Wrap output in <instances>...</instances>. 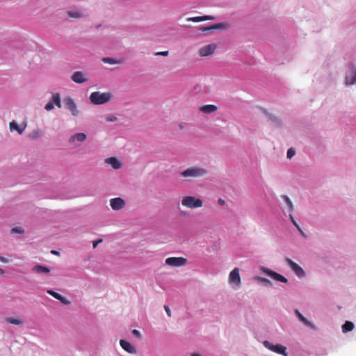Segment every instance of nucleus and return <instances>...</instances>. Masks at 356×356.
<instances>
[{
    "label": "nucleus",
    "instance_id": "36",
    "mask_svg": "<svg viewBox=\"0 0 356 356\" xmlns=\"http://www.w3.org/2000/svg\"><path fill=\"white\" fill-rule=\"evenodd\" d=\"M168 54H169V51H158V52L155 53L156 56H168Z\"/></svg>",
    "mask_w": 356,
    "mask_h": 356
},
{
    "label": "nucleus",
    "instance_id": "31",
    "mask_svg": "<svg viewBox=\"0 0 356 356\" xmlns=\"http://www.w3.org/2000/svg\"><path fill=\"white\" fill-rule=\"evenodd\" d=\"M256 279L261 283L264 284V285L266 286H270L271 285V282L270 280H268V279L266 278H264V277H256Z\"/></svg>",
    "mask_w": 356,
    "mask_h": 356
},
{
    "label": "nucleus",
    "instance_id": "40",
    "mask_svg": "<svg viewBox=\"0 0 356 356\" xmlns=\"http://www.w3.org/2000/svg\"><path fill=\"white\" fill-rule=\"evenodd\" d=\"M102 241V240H101V239H100V240H98V241H94V242H93V248H95L97 246V245H98L99 243H101Z\"/></svg>",
    "mask_w": 356,
    "mask_h": 356
},
{
    "label": "nucleus",
    "instance_id": "17",
    "mask_svg": "<svg viewBox=\"0 0 356 356\" xmlns=\"http://www.w3.org/2000/svg\"><path fill=\"white\" fill-rule=\"evenodd\" d=\"M218 107L213 104L202 106L200 108V111L204 113H212L217 111Z\"/></svg>",
    "mask_w": 356,
    "mask_h": 356
},
{
    "label": "nucleus",
    "instance_id": "25",
    "mask_svg": "<svg viewBox=\"0 0 356 356\" xmlns=\"http://www.w3.org/2000/svg\"><path fill=\"white\" fill-rule=\"evenodd\" d=\"M5 321L8 323L18 325H22L23 323V321L21 319L14 318H6L5 319Z\"/></svg>",
    "mask_w": 356,
    "mask_h": 356
},
{
    "label": "nucleus",
    "instance_id": "49",
    "mask_svg": "<svg viewBox=\"0 0 356 356\" xmlns=\"http://www.w3.org/2000/svg\"><path fill=\"white\" fill-rule=\"evenodd\" d=\"M116 120H117V118H116L115 117H113V116L112 121H113V122H114V121H115Z\"/></svg>",
    "mask_w": 356,
    "mask_h": 356
},
{
    "label": "nucleus",
    "instance_id": "5",
    "mask_svg": "<svg viewBox=\"0 0 356 356\" xmlns=\"http://www.w3.org/2000/svg\"><path fill=\"white\" fill-rule=\"evenodd\" d=\"M165 263L170 266L179 267L184 266L187 263V259L184 257H168Z\"/></svg>",
    "mask_w": 356,
    "mask_h": 356
},
{
    "label": "nucleus",
    "instance_id": "35",
    "mask_svg": "<svg viewBox=\"0 0 356 356\" xmlns=\"http://www.w3.org/2000/svg\"><path fill=\"white\" fill-rule=\"evenodd\" d=\"M131 333H132L134 336H136L138 339H140V338H141V337H142V336H141L140 332L138 330H136V329L133 330L131 331Z\"/></svg>",
    "mask_w": 356,
    "mask_h": 356
},
{
    "label": "nucleus",
    "instance_id": "15",
    "mask_svg": "<svg viewBox=\"0 0 356 356\" xmlns=\"http://www.w3.org/2000/svg\"><path fill=\"white\" fill-rule=\"evenodd\" d=\"M350 73L351 74L346 78L347 85H352L356 82V67L352 66L350 67Z\"/></svg>",
    "mask_w": 356,
    "mask_h": 356
},
{
    "label": "nucleus",
    "instance_id": "8",
    "mask_svg": "<svg viewBox=\"0 0 356 356\" xmlns=\"http://www.w3.org/2000/svg\"><path fill=\"white\" fill-rule=\"evenodd\" d=\"M262 271L267 275L270 276L274 280H276V281H278L280 282H284V283H286L288 281L286 277H284L283 275H282L273 270H271L270 269L264 268L262 269Z\"/></svg>",
    "mask_w": 356,
    "mask_h": 356
},
{
    "label": "nucleus",
    "instance_id": "42",
    "mask_svg": "<svg viewBox=\"0 0 356 356\" xmlns=\"http://www.w3.org/2000/svg\"><path fill=\"white\" fill-rule=\"evenodd\" d=\"M218 204L222 206L225 205V200H223L222 199H220V198L218 200Z\"/></svg>",
    "mask_w": 356,
    "mask_h": 356
},
{
    "label": "nucleus",
    "instance_id": "16",
    "mask_svg": "<svg viewBox=\"0 0 356 356\" xmlns=\"http://www.w3.org/2000/svg\"><path fill=\"white\" fill-rule=\"evenodd\" d=\"M215 19V17L211 15H204L200 17H193L188 18V21L193 22H200L207 20H213Z\"/></svg>",
    "mask_w": 356,
    "mask_h": 356
},
{
    "label": "nucleus",
    "instance_id": "21",
    "mask_svg": "<svg viewBox=\"0 0 356 356\" xmlns=\"http://www.w3.org/2000/svg\"><path fill=\"white\" fill-rule=\"evenodd\" d=\"M224 26H225V25L223 24L218 23V24H213V25L210 26H202L200 29L202 31L205 32V31H208L222 29V28H224Z\"/></svg>",
    "mask_w": 356,
    "mask_h": 356
},
{
    "label": "nucleus",
    "instance_id": "47",
    "mask_svg": "<svg viewBox=\"0 0 356 356\" xmlns=\"http://www.w3.org/2000/svg\"><path fill=\"white\" fill-rule=\"evenodd\" d=\"M112 62H113V65L119 63V62L116 61L115 60H114L113 58L112 60Z\"/></svg>",
    "mask_w": 356,
    "mask_h": 356
},
{
    "label": "nucleus",
    "instance_id": "9",
    "mask_svg": "<svg viewBox=\"0 0 356 356\" xmlns=\"http://www.w3.org/2000/svg\"><path fill=\"white\" fill-rule=\"evenodd\" d=\"M229 281L231 284H234L238 286L241 285V281L239 275V269L238 268H235L230 272L229 276Z\"/></svg>",
    "mask_w": 356,
    "mask_h": 356
},
{
    "label": "nucleus",
    "instance_id": "10",
    "mask_svg": "<svg viewBox=\"0 0 356 356\" xmlns=\"http://www.w3.org/2000/svg\"><path fill=\"white\" fill-rule=\"evenodd\" d=\"M71 79L74 82H75L76 83H79V84L83 83L88 80V78L87 77L86 74H85L81 71L75 72L72 74Z\"/></svg>",
    "mask_w": 356,
    "mask_h": 356
},
{
    "label": "nucleus",
    "instance_id": "22",
    "mask_svg": "<svg viewBox=\"0 0 356 356\" xmlns=\"http://www.w3.org/2000/svg\"><path fill=\"white\" fill-rule=\"evenodd\" d=\"M50 102H53V104L57 106L58 108H61V99L59 93L53 95L52 99Z\"/></svg>",
    "mask_w": 356,
    "mask_h": 356
},
{
    "label": "nucleus",
    "instance_id": "30",
    "mask_svg": "<svg viewBox=\"0 0 356 356\" xmlns=\"http://www.w3.org/2000/svg\"><path fill=\"white\" fill-rule=\"evenodd\" d=\"M289 218H290V220L291 221V222L294 225V226L298 229V231L303 235L305 236L303 232L302 231L300 227L298 225V224L297 223V222L295 220L293 215L291 213L289 215Z\"/></svg>",
    "mask_w": 356,
    "mask_h": 356
},
{
    "label": "nucleus",
    "instance_id": "23",
    "mask_svg": "<svg viewBox=\"0 0 356 356\" xmlns=\"http://www.w3.org/2000/svg\"><path fill=\"white\" fill-rule=\"evenodd\" d=\"M353 328L354 324L350 321H346V323L342 325V331L344 333L353 330Z\"/></svg>",
    "mask_w": 356,
    "mask_h": 356
},
{
    "label": "nucleus",
    "instance_id": "20",
    "mask_svg": "<svg viewBox=\"0 0 356 356\" xmlns=\"http://www.w3.org/2000/svg\"><path fill=\"white\" fill-rule=\"evenodd\" d=\"M86 135L83 133H77L71 136L70 141L74 142L75 140L83 142L86 140Z\"/></svg>",
    "mask_w": 356,
    "mask_h": 356
},
{
    "label": "nucleus",
    "instance_id": "48",
    "mask_svg": "<svg viewBox=\"0 0 356 356\" xmlns=\"http://www.w3.org/2000/svg\"><path fill=\"white\" fill-rule=\"evenodd\" d=\"M179 128L180 129H184V125L183 124H179Z\"/></svg>",
    "mask_w": 356,
    "mask_h": 356
},
{
    "label": "nucleus",
    "instance_id": "43",
    "mask_svg": "<svg viewBox=\"0 0 356 356\" xmlns=\"http://www.w3.org/2000/svg\"><path fill=\"white\" fill-rule=\"evenodd\" d=\"M106 120L107 122H111V115H107Z\"/></svg>",
    "mask_w": 356,
    "mask_h": 356
},
{
    "label": "nucleus",
    "instance_id": "2",
    "mask_svg": "<svg viewBox=\"0 0 356 356\" xmlns=\"http://www.w3.org/2000/svg\"><path fill=\"white\" fill-rule=\"evenodd\" d=\"M90 101L95 105L104 104L111 99V93H101L99 92H93L89 97Z\"/></svg>",
    "mask_w": 356,
    "mask_h": 356
},
{
    "label": "nucleus",
    "instance_id": "38",
    "mask_svg": "<svg viewBox=\"0 0 356 356\" xmlns=\"http://www.w3.org/2000/svg\"><path fill=\"white\" fill-rule=\"evenodd\" d=\"M164 309H165L168 316H171V311H170V307L168 305H165Z\"/></svg>",
    "mask_w": 356,
    "mask_h": 356
},
{
    "label": "nucleus",
    "instance_id": "34",
    "mask_svg": "<svg viewBox=\"0 0 356 356\" xmlns=\"http://www.w3.org/2000/svg\"><path fill=\"white\" fill-rule=\"evenodd\" d=\"M54 105L53 104V102H49L44 106V108L47 111H51L52 109H54Z\"/></svg>",
    "mask_w": 356,
    "mask_h": 356
},
{
    "label": "nucleus",
    "instance_id": "39",
    "mask_svg": "<svg viewBox=\"0 0 356 356\" xmlns=\"http://www.w3.org/2000/svg\"><path fill=\"white\" fill-rule=\"evenodd\" d=\"M0 261L3 263H8V260L2 256H0Z\"/></svg>",
    "mask_w": 356,
    "mask_h": 356
},
{
    "label": "nucleus",
    "instance_id": "27",
    "mask_svg": "<svg viewBox=\"0 0 356 356\" xmlns=\"http://www.w3.org/2000/svg\"><path fill=\"white\" fill-rule=\"evenodd\" d=\"M40 136H41V131L39 129H35V130L32 131L29 134V137L31 139H34V140L38 139Z\"/></svg>",
    "mask_w": 356,
    "mask_h": 356
},
{
    "label": "nucleus",
    "instance_id": "13",
    "mask_svg": "<svg viewBox=\"0 0 356 356\" xmlns=\"http://www.w3.org/2000/svg\"><path fill=\"white\" fill-rule=\"evenodd\" d=\"M47 293L52 296L54 298L60 300L64 305H69L70 302L58 293L50 289L47 291Z\"/></svg>",
    "mask_w": 356,
    "mask_h": 356
},
{
    "label": "nucleus",
    "instance_id": "28",
    "mask_svg": "<svg viewBox=\"0 0 356 356\" xmlns=\"http://www.w3.org/2000/svg\"><path fill=\"white\" fill-rule=\"evenodd\" d=\"M122 166V163L116 158L113 156V169L118 170Z\"/></svg>",
    "mask_w": 356,
    "mask_h": 356
},
{
    "label": "nucleus",
    "instance_id": "11",
    "mask_svg": "<svg viewBox=\"0 0 356 356\" xmlns=\"http://www.w3.org/2000/svg\"><path fill=\"white\" fill-rule=\"evenodd\" d=\"M64 102L67 108L71 111L73 115L76 116L79 114V111L77 109L76 105L71 97L65 98L64 99Z\"/></svg>",
    "mask_w": 356,
    "mask_h": 356
},
{
    "label": "nucleus",
    "instance_id": "12",
    "mask_svg": "<svg viewBox=\"0 0 356 356\" xmlns=\"http://www.w3.org/2000/svg\"><path fill=\"white\" fill-rule=\"evenodd\" d=\"M120 344L123 350H124L126 352L133 355H136L137 353L136 348L129 341L121 339L120 341Z\"/></svg>",
    "mask_w": 356,
    "mask_h": 356
},
{
    "label": "nucleus",
    "instance_id": "24",
    "mask_svg": "<svg viewBox=\"0 0 356 356\" xmlns=\"http://www.w3.org/2000/svg\"><path fill=\"white\" fill-rule=\"evenodd\" d=\"M10 129L11 131L15 130L17 131L19 134H22L24 131V129L21 128L18 124L15 122H11L10 123Z\"/></svg>",
    "mask_w": 356,
    "mask_h": 356
},
{
    "label": "nucleus",
    "instance_id": "26",
    "mask_svg": "<svg viewBox=\"0 0 356 356\" xmlns=\"http://www.w3.org/2000/svg\"><path fill=\"white\" fill-rule=\"evenodd\" d=\"M67 15L70 17H72V18H80L83 16L81 12L77 11V10L69 11L67 13Z\"/></svg>",
    "mask_w": 356,
    "mask_h": 356
},
{
    "label": "nucleus",
    "instance_id": "44",
    "mask_svg": "<svg viewBox=\"0 0 356 356\" xmlns=\"http://www.w3.org/2000/svg\"><path fill=\"white\" fill-rule=\"evenodd\" d=\"M51 253L54 254H59V252L58 251H56V250H52Z\"/></svg>",
    "mask_w": 356,
    "mask_h": 356
},
{
    "label": "nucleus",
    "instance_id": "3",
    "mask_svg": "<svg viewBox=\"0 0 356 356\" xmlns=\"http://www.w3.org/2000/svg\"><path fill=\"white\" fill-rule=\"evenodd\" d=\"M181 204L186 208L193 209L202 207L203 202L194 196H184L181 200Z\"/></svg>",
    "mask_w": 356,
    "mask_h": 356
},
{
    "label": "nucleus",
    "instance_id": "1",
    "mask_svg": "<svg viewBox=\"0 0 356 356\" xmlns=\"http://www.w3.org/2000/svg\"><path fill=\"white\" fill-rule=\"evenodd\" d=\"M208 173L207 170L200 166H194L187 168L180 173V176L184 178H198L205 176Z\"/></svg>",
    "mask_w": 356,
    "mask_h": 356
},
{
    "label": "nucleus",
    "instance_id": "32",
    "mask_svg": "<svg viewBox=\"0 0 356 356\" xmlns=\"http://www.w3.org/2000/svg\"><path fill=\"white\" fill-rule=\"evenodd\" d=\"M10 232L12 234H23L24 230L20 227H15L11 229Z\"/></svg>",
    "mask_w": 356,
    "mask_h": 356
},
{
    "label": "nucleus",
    "instance_id": "46",
    "mask_svg": "<svg viewBox=\"0 0 356 356\" xmlns=\"http://www.w3.org/2000/svg\"><path fill=\"white\" fill-rule=\"evenodd\" d=\"M4 273V270L0 268V274H3Z\"/></svg>",
    "mask_w": 356,
    "mask_h": 356
},
{
    "label": "nucleus",
    "instance_id": "33",
    "mask_svg": "<svg viewBox=\"0 0 356 356\" xmlns=\"http://www.w3.org/2000/svg\"><path fill=\"white\" fill-rule=\"evenodd\" d=\"M296 154V150L294 148L291 147L287 151V158L291 159Z\"/></svg>",
    "mask_w": 356,
    "mask_h": 356
},
{
    "label": "nucleus",
    "instance_id": "29",
    "mask_svg": "<svg viewBox=\"0 0 356 356\" xmlns=\"http://www.w3.org/2000/svg\"><path fill=\"white\" fill-rule=\"evenodd\" d=\"M282 198L284 200V202L287 204V205L289 206V210L290 211H293V205L292 202L289 199V197L287 195H284L282 196Z\"/></svg>",
    "mask_w": 356,
    "mask_h": 356
},
{
    "label": "nucleus",
    "instance_id": "41",
    "mask_svg": "<svg viewBox=\"0 0 356 356\" xmlns=\"http://www.w3.org/2000/svg\"><path fill=\"white\" fill-rule=\"evenodd\" d=\"M105 162L108 165H111V157L106 159Z\"/></svg>",
    "mask_w": 356,
    "mask_h": 356
},
{
    "label": "nucleus",
    "instance_id": "19",
    "mask_svg": "<svg viewBox=\"0 0 356 356\" xmlns=\"http://www.w3.org/2000/svg\"><path fill=\"white\" fill-rule=\"evenodd\" d=\"M296 314L300 321H301L304 324L307 326H309L312 329H315L314 325L309 322L305 317H304L298 310H296Z\"/></svg>",
    "mask_w": 356,
    "mask_h": 356
},
{
    "label": "nucleus",
    "instance_id": "14",
    "mask_svg": "<svg viewBox=\"0 0 356 356\" xmlns=\"http://www.w3.org/2000/svg\"><path fill=\"white\" fill-rule=\"evenodd\" d=\"M125 205V202L121 197L113 198V210L122 209Z\"/></svg>",
    "mask_w": 356,
    "mask_h": 356
},
{
    "label": "nucleus",
    "instance_id": "45",
    "mask_svg": "<svg viewBox=\"0 0 356 356\" xmlns=\"http://www.w3.org/2000/svg\"><path fill=\"white\" fill-rule=\"evenodd\" d=\"M191 356H200V355L198 353H194L191 354Z\"/></svg>",
    "mask_w": 356,
    "mask_h": 356
},
{
    "label": "nucleus",
    "instance_id": "7",
    "mask_svg": "<svg viewBox=\"0 0 356 356\" xmlns=\"http://www.w3.org/2000/svg\"><path fill=\"white\" fill-rule=\"evenodd\" d=\"M216 49V44H209L201 47L198 54L202 57H205L213 54Z\"/></svg>",
    "mask_w": 356,
    "mask_h": 356
},
{
    "label": "nucleus",
    "instance_id": "18",
    "mask_svg": "<svg viewBox=\"0 0 356 356\" xmlns=\"http://www.w3.org/2000/svg\"><path fill=\"white\" fill-rule=\"evenodd\" d=\"M32 270L35 273H49L50 272V268L39 264L35 265Z\"/></svg>",
    "mask_w": 356,
    "mask_h": 356
},
{
    "label": "nucleus",
    "instance_id": "37",
    "mask_svg": "<svg viewBox=\"0 0 356 356\" xmlns=\"http://www.w3.org/2000/svg\"><path fill=\"white\" fill-rule=\"evenodd\" d=\"M102 61L105 63L111 64V57L104 58Z\"/></svg>",
    "mask_w": 356,
    "mask_h": 356
},
{
    "label": "nucleus",
    "instance_id": "4",
    "mask_svg": "<svg viewBox=\"0 0 356 356\" xmlns=\"http://www.w3.org/2000/svg\"><path fill=\"white\" fill-rule=\"evenodd\" d=\"M264 345L266 348H267L268 349H269L275 353L282 354L284 356H287V353L286 352V348L282 345H280V344L273 345L268 341H265L264 342Z\"/></svg>",
    "mask_w": 356,
    "mask_h": 356
},
{
    "label": "nucleus",
    "instance_id": "6",
    "mask_svg": "<svg viewBox=\"0 0 356 356\" xmlns=\"http://www.w3.org/2000/svg\"><path fill=\"white\" fill-rule=\"evenodd\" d=\"M285 261L296 275L299 277H303L305 275V271L303 269L291 259L286 258Z\"/></svg>",
    "mask_w": 356,
    "mask_h": 356
}]
</instances>
